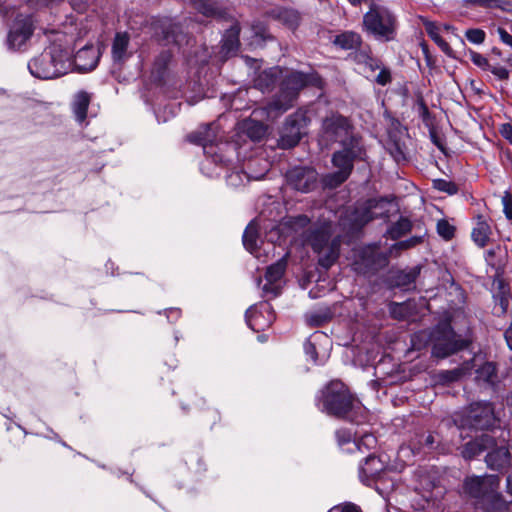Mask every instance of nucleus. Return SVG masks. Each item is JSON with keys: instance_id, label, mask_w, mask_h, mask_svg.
<instances>
[{"instance_id": "obj_33", "label": "nucleus", "mask_w": 512, "mask_h": 512, "mask_svg": "<svg viewBox=\"0 0 512 512\" xmlns=\"http://www.w3.org/2000/svg\"><path fill=\"white\" fill-rule=\"evenodd\" d=\"M243 128L246 135L253 141L261 140L266 134V126L254 119L245 121Z\"/></svg>"}, {"instance_id": "obj_22", "label": "nucleus", "mask_w": 512, "mask_h": 512, "mask_svg": "<svg viewBox=\"0 0 512 512\" xmlns=\"http://www.w3.org/2000/svg\"><path fill=\"white\" fill-rule=\"evenodd\" d=\"M438 443L437 437L433 433H416L409 441V448L414 455L426 451H432L436 448L435 444Z\"/></svg>"}, {"instance_id": "obj_54", "label": "nucleus", "mask_w": 512, "mask_h": 512, "mask_svg": "<svg viewBox=\"0 0 512 512\" xmlns=\"http://www.w3.org/2000/svg\"><path fill=\"white\" fill-rule=\"evenodd\" d=\"M336 437L339 445L349 444L351 442V433L347 430H338Z\"/></svg>"}, {"instance_id": "obj_38", "label": "nucleus", "mask_w": 512, "mask_h": 512, "mask_svg": "<svg viewBox=\"0 0 512 512\" xmlns=\"http://www.w3.org/2000/svg\"><path fill=\"white\" fill-rule=\"evenodd\" d=\"M278 19L291 29H295L299 22V13L293 9H282L278 12Z\"/></svg>"}, {"instance_id": "obj_34", "label": "nucleus", "mask_w": 512, "mask_h": 512, "mask_svg": "<svg viewBox=\"0 0 512 512\" xmlns=\"http://www.w3.org/2000/svg\"><path fill=\"white\" fill-rule=\"evenodd\" d=\"M412 229V223L408 218L401 217L396 223H394L388 230L387 235L393 239L397 240L410 232Z\"/></svg>"}, {"instance_id": "obj_11", "label": "nucleus", "mask_w": 512, "mask_h": 512, "mask_svg": "<svg viewBox=\"0 0 512 512\" xmlns=\"http://www.w3.org/2000/svg\"><path fill=\"white\" fill-rule=\"evenodd\" d=\"M500 479L496 475L471 476L464 481V492L481 503L494 488H499Z\"/></svg>"}, {"instance_id": "obj_5", "label": "nucleus", "mask_w": 512, "mask_h": 512, "mask_svg": "<svg viewBox=\"0 0 512 512\" xmlns=\"http://www.w3.org/2000/svg\"><path fill=\"white\" fill-rule=\"evenodd\" d=\"M304 243L310 245L318 254V263L325 269L330 268L339 256L340 242L337 239L330 241V225L309 226L302 233Z\"/></svg>"}, {"instance_id": "obj_40", "label": "nucleus", "mask_w": 512, "mask_h": 512, "mask_svg": "<svg viewBox=\"0 0 512 512\" xmlns=\"http://www.w3.org/2000/svg\"><path fill=\"white\" fill-rule=\"evenodd\" d=\"M377 439L372 434H364L361 438L353 440L352 445L359 451L373 449L376 447Z\"/></svg>"}, {"instance_id": "obj_17", "label": "nucleus", "mask_w": 512, "mask_h": 512, "mask_svg": "<svg viewBox=\"0 0 512 512\" xmlns=\"http://www.w3.org/2000/svg\"><path fill=\"white\" fill-rule=\"evenodd\" d=\"M385 470L384 462L375 455H369L365 458V462L360 466L359 477L361 482L370 486L372 483L380 479L381 474Z\"/></svg>"}, {"instance_id": "obj_14", "label": "nucleus", "mask_w": 512, "mask_h": 512, "mask_svg": "<svg viewBox=\"0 0 512 512\" xmlns=\"http://www.w3.org/2000/svg\"><path fill=\"white\" fill-rule=\"evenodd\" d=\"M378 201L369 199L364 204L355 207V209L347 215L348 223L343 224L352 231L361 229L368 222L377 217L373 210L377 207Z\"/></svg>"}, {"instance_id": "obj_13", "label": "nucleus", "mask_w": 512, "mask_h": 512, "mask_svg": "<svg viewBox=\"0 0 512 512\" xmlns=\"http://www.w3.org/2000/svg\"><path fill=\"white\" fill-rule=\"evenodd\" d=\"M322 130L327 140L333 142H341L353 133L349 120L340 114L326 117L322 122Z\"/></svg>"}, {"instance_id": "obj_4", "label": "nucleus", "mask_w": 512, "mask_h": 512, "mask_svg": "<svg viewBox=\"0 0 512 512\" xmlns=\"http://www.w3.org/2000/svg\"><path fill=\"white\" fill-rule=\"evenodd\" d=\"M322 403L328 414L358 422L357 415L362 410L361 404L353 398L342 382L332 381L325 387Z\"/></svg>"}, {"instance_id": "obj_49", "label": "nucleus", "mask_w": 512, "mask_h": 512, "mask_svg": "<svg viewBox=\"0 0 512 512\" xmlns=\"http://www.w3.org/2000/svg\"><path fill=\"white\" fill-rule=\"evenodd\" d=\"M379 70L380 72L376 76L375 82L381 86L389 84L392 81L390 69L382 65Z\"/></svg>"}, {"instance_id": "obj_39", "label": "nucleus", "mask_w": 512, "mask_h": 512, "mask_svg": "<svg viewBox=\"0 0 512 512\" xmlns=\"http://www.w3.org/2000/svg\"><path fill=\"white\" fill-rule=\"evenodd\" d=\"M466 4L479 6L487 9L506 10L508 2L505 0H465Z\"/></svg>"}, {"instance_id": "obj_64", "label": "nucleus", "mask_w": 512, "mask_h": 512, "mask_svg": "<svg viewBox=\"0 0 512 512\" xmlns=\"http://www.w3.org/2000/svg\"><path fill=\"white\" fill-rule=\"evenodd\" d=\"M170 312L175 314V317H178L180 314V311L178 309H170Z\"/></svg>"}, {"instance_id": "obj_16", "label": "nucleus", "mask_w": 512, "mask_h": 512, "mask_svg": "<svg viewBox=\"0 0 512 512\" xmlns=\"http://www.w3.org/2000/svg\"><path fill=\"white\" fill-rule=\"evenodd\" d=\"M99 59V48L93 45H86L75 54L71 62L77 71L85 73L94 70L98 65Z\"/></svg>"}, {"instance_id": "obj_8", "label": "nucleus", "mask_w": 512, "mask_h": 512, "mask_svg": "<svg viewBox=\"0 0 512 512\" xmlns=\"http://www.w3.org/2000/svg\"><path fill=\"white\" fill-rule=\"evenodd\" d=\"M496 423L494 408L490 402L472 403L462 421L463 426L474 429H489Z\"/></svg>"}, {"instance_id": "obj_48", "label": "nucleus", "mask_w": 512, "mask_h": 512, "mask_svg": "<svg viewBox=\"0 0 512 512\" xmlns=\"http://www.w3.org/2000/svg\"><path fill=\"white\" fill-rule=\"evenodd\" d=\"M261 316L260 313H258L257 311L253 310L252 308L248 309L246 311V320H247V323L249 325V327L254 330V331H258L261 329V327L258 325L257 323V320L258 318Z\"/></svg>"}, {"instance_id": "obj_23", "label": "nucleus", "mask_w": 512, "mask_h": 512, "mask_svg": "<svg viewBox=\"0 0 512 512\" xmlns=\"http://www.w3.org/2000/svg\"><path fill=\"white\" fill-rule=\"evenodd\" d=\"M216 127L213 124L200 127L197 131L189 134L187 139L189 142L201 145L206 148L212 145L216 140Z\"/></svg>"}, {"instance_id": "obj_43", "label": "nucleus", "mask_w": 512, "mask_h": 512, "mask_svg": "<svg viewBox=\"0 0 512 512\" xmlns=\"http://www.w3.org/2000/svg\"><path fill=\"white\" fill-rule=\"evenodd\" d=\"M195 6L205 16H213L216 13L215 4L211 0H199L195 2Z\"/></svg>"}, {"instance_id": "obj_30", "label": "nucleus", "mask_w": 512, "mask_h": 512, "mask_svg": "<svg viewBox=\"0 0 512 512\" xmlns=\"http://www.w3.org/2000/svg\"><path fill=\"white\" fill-rule=\"evenodd\" d=\"M420 273L419 267H413L408 270H401L394 276V283L397 287L409 289Z\"/></svg>"}, {"instance_id": "obj_51", "label": "nucleus", "mask_w": 512, "mask_h": 512, "mask_svg": "<svg viewBox=\"0 0 512 512\" xmlns=\"http://www.w3.org/2000/svg\"><path fill=\"white\" fill-rule=\"evenodd\" d=\"M434 187L449 194L456 192V187L453 183L441 179L434 181Z\"/></svg>"}, {"instance_id": "obj_36", "label": "nucleus", "mask_w": 512, "mask_h": 512, "mask_svg": "<svg viewBox=\"0 0 512 512\" xmlns=\"http://www.w3.org/2000/svg\"><path fill=\"white\" fill-rule=\"evenodd\" d=\"M172 55L168 51L161 52L154 61L152 73L156 75L158 79H162L164 73L171 61Z\"/></svg>"}, {"instance_id": "obj_20", "label": "nucleus", "mask_w": 512, "mask_h": 512, "mask_svg": "<svg viewBox=\"0 0 512 512\" xmlns=\"http://www.w3.org/2000/svg\"><path fill=\"white\" fill-rule=\"evenodd\" d=\"M493 445L494 437L489 434H482L480 437L465 444L462 455L466 459H471L490 449Z\"/></svg>"}, {"instance_id": "obj_28", "label": "nucleus", "mask_w": 512, "mask_h": 512, "mask_svg": "<svg viewBox=\"0 0 512 512\" xmlns=\"http://www.w3.org/2000/svg\"><path fill=\"white\" fill-rule=\"evenodd\" d=\"M239 33L240 26L238 23L233 24L229 29L226 30L223 39L221 51L226 56L235 53L239 47Z\"/></svg>"}, {"instance_id": "obj_60", "label": "nucleus", "mask_w": 512, "mask_h": 512, "mask_svg": "<svg viewBox=\"0 0 512 512\" xmlns=\"http://www.w3.org/2000/svg\"><path fill=\"white\" fill-rule=\"evenodd\" d=\"M326 321H327V317L322 316V315H311L308 318V322L312 326H320L322 323H324Z\"/></svg>"}, {"instance_id": "obj_42", "label": "nucleus", "mask_w": 512, "mask_h": 512, "mask_svg": "<svg viewBox=\"0 0 512 512\" xmlns=\"http://www.w3.org/2000/svg\"><path fill=\"white\" fill-rule=\"evenodd\" d=\"M437 232L445 240H451L454 237L455 227L447 220L442 219L437 223Z\"/></svg>"}, {"instance_id": "obj_2", "label": "nucleus", "mask_w": 512, "mask_h": 512, "mask_svg": "<svg viewBox=\"0 0 512 512\" xmlns=\"http://www.w3.org/2000/svg\"><path fill=\"white\" fill-rule=\"evenodd\" d=\"M340 143L342 144V149L336 151L332 156V163L338 170L325 177L326 186L333 188L348 179L354 168L355 161L365 160L366 156V150L360 136L352 133Z\"/></svg>"}, {"instance_id": "obj_12", "label": "nucleus", "mask_w": 512, "mask_h": 512, "mask_svg": "<svg viewBox=\"0 0 512 512\" xmlns=\"http://www.w3.org/2000/svg\"><path fill=\"white\" fill-rule=\"evenodd\" d=\"M287 184L302 193H308L317 186L318 174L308 167H294L286 173Z\"/></svg>"}, {"instance_id": "obj_19", "label": "nucleus", "mask_w": 512, "mask_h": 512, "mask_svg": "<svg viewBox=\"0 0 512 512\" xmlns=\"http://www.w3.org/2000/svg\"><path fill=\"white\" fill-rule=\"evenodd\" d=\"M287 260L286 257H282L276 263L270 265L265 273L267 283L263 286L264 294H272L277 296L279 294V288L275 284L282 278L286 270Z\"/></svg>"}, {"instance_id": "obj_27", "label": "nucleus", "mask_w": 512, "mask_h": 512, "mask_svg": "<svg viewBox=\"0 0 512 512\" xmlns=\"http://www.w3.org/2000/svg\"><path fill=\"white\" fill-rule=\"evenodd\" d=\"M491 233V227L487 220L482 215H478L476 226L471 233L475 244L479 247H485L490 239Z\"/></svg>"}, {"instance_id": "obj_3", "label": "nucleus", "mask_w": 512, "mask_h": 512, "mask_svg": "<svg viewBox=\"0 0 512 512\" xmlns=\"http://www.w3.org/2000/svg\"><path fill=\"white\" fill-rule=\"evenodd\" d=\"M71 67V52L57 43L51 44L28 63L30 73L39 79L63 76L71 70Z\"/></svg>"}, {"instance_id": "obj_53", "label": "nucleus", "mask_w": 512, "mask_h": 512, "mask_svg": "<svg viewBox=\"0 0 512 512\" xmlns=\"http://www.w3.org/2000/svg\"><path fill=\"white\" fill-rule=\"evenodd\" d=\"M382 65V62L372 55L370 59L364 64V67L371 72H375L376 70L380 69Z\"/></svg>"}, {"instance_id": "obj_45", "label": "nucleus", "mask_w": 512, "mask_h": 512, "mask_svg": "<svg viewBox=\"0 0 512 512\" xmlns=\"http://www.w3.org/2000/svg\"><path fill=\"white\" fill-rule=\"evenodd\" d=\"M465 36L471 43L482 44L485 40V32L482 29L473 28L465 32Z\"/></svg>"}, {"instance_id": "obj_18", "label": "nucleus", "mask_w": 512, "mask_h": 512, "mask_svg": "<svg viewBox=\"0 0 512 512\" xmlns=\"http://www.w3.org/2000/svg\"><path fill=\"white\" fill-rule=\"evenodd\" d=\"M487 451L485 461L490 469L500 471L510 466L511 455L506 444L497 446L494 442V445Z\"/></svg>"}, {"instance_id": "obj_35", "label": "nucleus", "mask_w": 512, "mask_h": 512, "mask_svg": "<svg viewBox=\"0 0 512 512\" xmlns=\"http://www.w3.org/2000/svg\"><path fill=\"white\" fill-rule=\"evenodd\" d=\"M477 379L483 382L494 384L497 381V370L496 366L492 362H486L481 365L477 371Z\"/></svg>"}, {"instance_id": "obj_61", "label": "nucleus", "mask_w": 512, "mask_h": 512, "mask_svg": "<svg viewBox=\"0 0 512 512\" xmlns=\"http://www.w3.org/2000/svg\"><path fill=\"white\" fill-rule=\"evenodd\" d=\"M504 338L508 347L512 350V324L505 330Z\"/></svg>"}, {"instance_id": "obj_24", "label": "nucleus", "mask_w": 512, "mask_h": 512, "mask_svg": "<svg viewBox=\"0 0 512 512\" xmlns=\"http://www.w3.org/2000/svg\"><path fill=\"white\" fill-rule=\"evenodd\" d=\"M422 24L425 27V30L428 36L437 44V46L441 49V51L446 54L448 57L455 58L454 51L450 47V45L440 36L438 26L432 22L427 20L426 18L421 17Z\"/></svg>"}, {"instance_id": "obj_56", "label": "nucleus", "mask_w": 512, "mask_h": 512, "mask_svg": "<svg viewBox=\"0 0 512 512\" xmlns=\"http://www.w3.org/2000/svg\"><path fill=\"white\" fill-rule=\"evenodd\" d=\"M501 136L512 144V125L505 123L500 128Z\"/></svg>"}, {"instance_id": "obj_29", "label": "nucleus", "mask_w": 512, "mask_h": 512, "mask_svg": "<svg viewBox=\"0 0 512 512\" xmlns=\"http://www.w3.org/2000/svg\"><path fill=\"white\" fill-rule=\"evenodd\" d=\"M333 43L341 49L352 50L361 46L362 38L354 31H345L335 36Z\"/></svg>"}, {"instance_id": "obj_63", "label": "nucleus", "mask_w": 512, "mask_h": 512, "mask_svg": "<svg viewBox=\"0 0 512 512\" xmlns=\"http://www.w3.org/2000/svg\"><path fill=\"white\" fill-rule=\"evenodd\" d=\"M507 492L512 495V472L507 477Z\"/></svg>"}, {"instance_id": "obj_10", "label": "nucleus", "mask_w": 512, "mask_h": 512, "mask_svg": "<svg viewBox=\"0 0 512 512\" xmlns=\"http://www.w3.org/2000/svg\"><path fill=\"white\" fill-rule=\"evenodd\" d=\"M308 118L303 111H297L290 115L285 122L280 139L279 147L289 149L296 146L303 134V129L307 126Z\"/></svg>"}, {"instance_id": "obj_52", "label": "nucleus", "mask_w": 512, "mask_h": 512, "mask_svg": "<svg viewBox=\"0 0 512 512\" xmlns=\"http://www.w3.org/2000/svg\"><path fill=\"white\" fill-rule=\"evenodd\" d=\"M372 56L369 47L356 51L354 59L358 64L364 65Z\"/></svg>"}, {"instance_id": "obj_37", "label": "nucleus", "mask_w": 512, "mask_h": 512, "mask_svg": "<svg viewBox=\"0 0 512 512\" xmlns=\"http://www.w3.org/2000/svg\"><path fill=\"white\" fill-rule=\"evenodd\" d=\"M421 242H422V237H420V236H413L409 239L399 241L390 247L388 255L389 256H398L401 251L415 247L416 245L420 244Z\"/></svg>"}, {"instance_id": "obj_32", "label": "nucleus", "mask_w": 512, "mask_h": 512, "mask_svg": "<svg viewBox=\"0 0 512 512\" xmlns=\"http://www.w3.org/2000/svg\"><path fill=\"white\" fill-rule=\"evenodd\" d=\"M257 238H258V226L254 221H252L248 224V226L246 227V229L244 231L243 245L250 253L255 254L256 257H258V255L256 254Z\"/></svg>"}, {"instance_id": "obj_62", "label": "nucleus", "mask_w": 512, "mask_h": 512, "mask_svg": "<svg viewBox=\"0 0 512 512\" xmlns=\"http://www.w3.org/2000/svg\"><path fill=\"white\" fill-rule=\"evenodd\" d=\"M505 405H506L510 420L512 421V393L507 395V397L505 399Z\"/></svg>"}, {"instance_id": "obj_44", "label": "nucleus", "mask_w": 512, "mask_h": 512, "mask_svg": "<svg viewBox=\"0 0 512 512\" xmlns=\"http://www.w3.org/2000/svg\"><path fill=\"white\" fill-rule=\"evenodd\" d=\"M309 224L310 219L306 215H298L289 220V225L295 232H299L301 229L309 226Z\"/></svg>"}, {"instance_id": "obj_55", "label": "nucleus", "mask_w": 512, "mask_h": 512, "mask_svg": "<svg viewBox=\"0 0 512 512\" xmlns=\"http://www.w3.org/2000/svg\"><path fill=\"white\" fill-rule=\"evenodd\" d=\"M328 512H361L360 509L353 505L347 504L345 506H335L331 508Z\"/></svg>"}, {"instance_id": "obj_9", "label": "nucleus", "mask_w": 512, "mask_h": 512, "mask_svg": "<svg viewBox=\"0 0 512 512\" xmlns=\"http://www.w3.org/2000/svg\"><path fill=\"white\" fill-rule=\"evenodd\" d=\"M389 263V255L379 251L376 244L364 247L357 260L354 262V270L358 273H375L386 267Z\"/></svg>"}, {"instance_id": "obj_58", "label": "nucleus", "mask_w": 512, "mask_h": 512, "mask_svg": "<svg viewBox=\"0 0 512 512\" xmlns=\"http://www.w3.org/2000/svg\"><path fill=\"white\" fill-rule=\"evenodd\" d=\"M491 72L499 79L504 80L509 78V71L503 66L493 67L491 68Z\"/></svg>"}, {"instance_id": "obj_57", "label": "nucleus", "mask_w": 512, "mask_h": 512, "mask_svg": "<svg viewBox=\"0 0 512 512\" xmlns=\"http://www.w3.org/2000/svg\"><path fill=\"white\" fill-rule=\"evenodd\" d=\"M497 33L503 43L512 48V35L509 34L504 28L499 27Z\"/></svg>"}, {"instance_id": "obj_15", "label": "nucleus", "mask_w": 512, "mask_h": 512, "mask_svg": "<svg viewBox=\"0 0 512 512\" xmlns=\"http://www.w3.org/2000/svg\"><path fill=\"white\" fill-rule=\"evenodd\" d=\"M33 33L32 22L29 17L17 18L13 27L11 28L7 44L10 49H20Z\"/></svg>"}, {"instance_id": "obj_47", "label": "nucleus", "mask_w": 512, "mask_h": 512, "mask_svg": "<svg viewBox=\"0 0 512 512\" xmlns=\"http://www.w3.org/2000/svg\"><path fill=\"white\" fill-rule=\"evenodd\" d=\"M501 202L506 218L512 220V194L509 191H505L501 197Z\"/></svg>"}, {"instance_id": "obj_50", "label": "nucleus", "mask_w": 512, "mask_h": 512, "mask_svg": "<svg viewBox=\"0 0 512 512\" xmlns=\"http://www.w3.org/2000/svg\"><path fill=\"white\" fill-rule=\"evenodd\" d=\"M470 59L476 66L482 68L483 70H487L490 68L487 58L480 53L470 51Z\"/></svg>"}, {"instance_id": "obj_41", "label": "nucleus", "mask_w": 512, "mask_h": 512, "mask_svg": "<svg viewBox=\"0 0 512 512\" xmlns=\"http://www.w3.org/2000/svg\"><path fill=\"white\" fill-rule=\"evenodd\" d=\"M465 373L463 368H455L452 370H443L438 373V379L442 383H451L458 381Z\"/></svg>"}, {"instance_id": "obj_21", "label": "nucleus", "mask_w": 512, "mask_h": 512, "mask_svg": "<svg viewBox=\"0 0 512 512\" xmlns=\"http://www.w3.org/2000/svg\"><path fill=\"white\" fill-rule=\"evenodd\" d=\"M283 70L279 67H272L261 71L254 79V87L262 92L270 91L275 83L281 79Z\"/></svg>"}, {"instance_id": "obj_59", "label": "nucleus", "mask_w": 512, "mask_h": 512, "mask_svg": "<svg viewBox=\"0 0 512 512\" xmlns=\"http://www.w3.org/2000/svg\"><path fill=\"white\" fill-rule=\"evenodd\" d=\"M304 349L306 354L309 355L311 359L315 362L317 360V352L315 345L310 341H306V343L304 344Z\"/></svg>"}, {"instance_id": "obj_46", "label": "nucleus", "mask_w": 512, "mask_h": 512, "mask_svg": "<svg viewBox=\"0 0 512 512\" xmlns=\"http://www.w3.org/2000/svg\"><path fill=\"white\" fill-rule=\"evenodd\" d=\"M494 301L501 308V312L504 314L507 312L509 307V295L506 291L500 290L498 293L493 295Z\"/></svg>"}, {"instance_id": "obj_26", "label": "nucleus", "mask_w": 512, "mask_h": 512, "mask_svg": "<svg viewBox=\"0 0 512 512\" xmlns=\"http://www.w3.org/2000/svg\"><path fill=\"white\" fill-rule=\"evenodd\" d=\"M480 504L489 512L508 511L510 505V503L505 501L503 496L498 492V488L492 489Z\"/></svg>"}, {"instance_id": "obj_31", "label": "nucleus", "mask_w": 512, "mask_h": 512, "mask_svg": "<svg viewBox=\"0 0 512 512\" xmlns=\"http://www.w3.org/2000/svg\"><path fill=\"white\" fill-rule=\"evenodd\" d=\"M129 45V36L126 33H118L112 45V55L115 61H122L126 57Z\"/></svg>"}, {"instance_id": "obj_25", "label": "nucleus", "mask_w": 512, "mask_h": 512, "mask_svg": "<svg viewBox=\"0 0 512 512\" xmlns=\"http://www.w3.org/2000/svg\"><path fill=\"white\" fill-rule=\"evenodd\" d=\"M91 98V94L83 90L78 91L74 95L71 106L75 118L79 123L84 122L87 117V110L91 102Z\"/></svg>"}, {"instance_id": "obj_6", "label": "nucleus", "mask_w": 512, "mask_h": 512, "mask_svg": "<svg viewBox=\"0 0 512 512\" xmlns=\"http://www.w3.org/2000/svg\"><path fill=\"white\" fill-rule=\"evenodd\" d=\"M425 336L432 346V355L437 358H446L467 347V342L455 333L448 321L440 322L428 334L421 332L415 338Z\"/></svg>"}, {"instance_id": "obj_1", "label": "nucleus", "mask_w": 512, "mask_h": 512, "mask_svg": "<svg viewBox=\"0 0 512 512\" xmlns=\"http://www.w3.org/2000/svg\"><path fill=\"white\" fill-rule=\"evenodd\" d=\"M320 79L317 74H305L298 71L287 72L281 76L280 90L266 106L268 117L276 118L290 109L299 92L307 86H318Z\"/></svg>"}, {"instance_id": "obj_7", "label": "nucleus", "mask_w": 512, "mask_h": 512, "mask_svg": "<svg viewBox=\"0 0 512 512\" xmlns=\"http://www.w3.org/2000/svg\"><path fill=\"white\" fill-rule=\"evenodd\" d=\"M363 28L378 40L391 41L396 36L397 19L388 8L373 3L363 16Z\"/></svg>"}]
</instances>
